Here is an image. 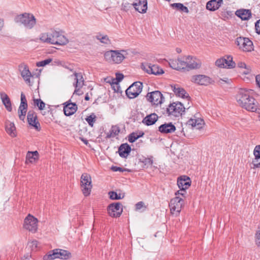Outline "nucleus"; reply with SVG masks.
Masks as SVG:
<instances>
[{"instance_id":"obj_1","label":"nucleus","mask_w":260,"mask_h":260,"mask_svg":"<svg viewBox=\"0 0 260 260\" xmlns=\"http://www.w3.org/2000/svg\"><path fill=\"white\" fill-rule=\"evenodd\" d=\"M253 92L251 89H240L236 96L238 105L248 111L256 112L258 109V103L253 97Z\"/></svg>"},{"instance_id":"obj_2","label":"nucleus","mask_w":260,"mask_h":260,"mask_svg":"<svg viewBox=\"0 0 260 260\" xmlns=\"http://www.w3.org/2000/svg\"><path fill=\"white\" fill-rule=\"evenodd\" d=\"M126 54L124 50H111L105 51L104 57L105 60L111 64H119L124 59Z\"/></svg>"},{"instance_id":"obj_3","label":"nucleus","mask_w":260,"mask_h":260,"mask_svg":"<svg viewBox=\"0 0 260 260\" xmlns=\"http://www.w3.org/2000/svg\"><path fill=\"white\" fill-rule=\"evenodd\" d=\"M15 21L23 24L25 27L31 29L36 23L35 16L31 14L24 13L17 15L15 18Z\"/></svg>"},{"instance_id":"obj_4","label":"nucleus","mask_w":260,"mask_h":260,"mask_svg":"<svg viewBox=\"0 0 260 260\" xmlns=\"http://www.w3.org/2000/svg\"><path fill=\"white\" fill-rule=\"evenodd\" d=\"M185 107L180 102L170 104L166 110V113L169 116L179 117L185 112Z\"/></svg>"},{"instance_id":"obj_5","label":"nucleus","mask_w":260,"mask_h":260,"mask_svg":"<svg viewBox=\"0 0 260 260\" xmlns=\"http://www.w3.org/2000/svg\"><path fill=\"white\" fill-rule=\"evenodd\" d=\"M183 203V200L179 197H176L172 199L169 203L171 213L175 216H178Z\"/></svg>"},{"instance_id":"obj_6","label":"nucleus","mask_w":260,"mask_h":260,"mask_svg":"<svg viewBox=\"0 0 260 260\" xmlns=\"http://www.w3.org/2000/svg\"><path fill=\"white\" fill-rule=\"evenodd\" d=\"M236 44L239 49L245 52H250L253 50V45L252 42L248 38L238 37L236 39Z\"/></svg>"},{"instance_id":"obj_7","label":"nucleus","mask_w":260,"mask_h":260,"mask_svg":"<svg viewBox=\"0 0 260 260\" xmlns=\"http://www.w3.org/2000/svg\"><path fill=\"white\" fill-rule=\"evenodd\" d=\"M38 222L37 218L30 214H28L24 219V228L35 233L38 230Z\"/></svg>"},{"instance_id":"obj_8","label":"nucleus","mask_w":260,"mask_h":260,"mask_svg":"<svg viewBox=\"0 0 260 260\" xmlns=\"http://www.w3.org/2000/svg\"><path fill=\"white\" fill-rule=\"evenodd\" d=\"M142 87V83L135 82L126 90V94L129 99L135 98L141 92Z\"/></svg>"},{"instance_id":"obj_9","label":"nucleus","mask_w":260,"mask_h":260,"mask_svg":"<svg viewBox=\"0 0 260 260\" xmlns=\"http://www.w3.org/2000/svg\"><path fill=\"white\" fill-rule=\"evenodd\" d=\"M92 187L91 176L87 174H82V193L84 196L90 195Z\"/></svg>"},{"instance_id":"obj_10","label":"nucleus","mask_w":260,"mask_h":260,"mask_svg":"<svg viewBox=\"0 0 260 260\" xmlns=\"http://www.w3.org/2000/svg\"><path fill=\"white\" fill-rule=\"evenodd\" d=\"M147 100L154 105H158L162 103L164 97L159 91H154L147 94Z\"/></svg>"},{"instance_id":"obj_11","label":"nucleus","mask_w":260,"mask_h":260,"mask_svg":"<svg viewBox=\"0 0 260 260\" xmlns=\"http://www.w3.org/2000/svg\"><path fill=\"white\" fill-rule=\"evenodd\" d=\"M109 215L112 217H119L122 214L123 209L120 203H114L110 204L107 208Z\"/></svg>"},{"instance_id":"obj_12","label":"nucleus","mask_w":260,"mask_h":260,"mask_svg":"<svg viewBox=\"0 0 260 260\" xmlns=\"http://www.w3.org/2000/svg\"><path fill=\"white\" fill-rule=\"evenodd\" d=\"M170 67L177 70H187V64L186 60V56L179 58L177 59L171 60L169 62Z\"/></svg>"},{"instance_id":"obj_13","label":"nucleus","mask_w":260,"mask_h":260,"mask_svg":"<svg viewBox=\"0 0 260 260\" xmlns=\"http://www.w3.org/2000/svg\"><path fill=\"white\" fill-rule=\"evenodd\" d=\"M57 34V31L51 30L49 32L41 34L40 39L43 43L55 45Z\"/></svg>"},{"instance_id":"obj_14","label":"nucleus","mask_w":260,"mask_h":260,"mask_svg":"<svg viewBox=\"0 0 260 260\" xmlns=\"http://www.w3.org/2000/svg\"><path fill=\"white\" fill-rule=\"evenodd\" d=\"M215 65L221 68H233L235 67V63L233 61L231 56L218 59L215 61Z\"/></svg>"},{"instance_id":"obj_15","label":"nucleus","mask_w":260,"mask_h":260,"mask_svg":"<svg viewBox=\"0 0 260 260\" xmlns=\"http://www.w3.org/2000/svg\"><path fill=\"white\" fill-rule=\"evenodd\" d=\"M191 81L202 85H208L213 82L212 80L209 77L203 75H197L191 77Z\"/></svg>"},{"instance_id":"obj_16","label":"nucleus","mask_w":260,"mask_h":260,"mask_svg":"<svg viewBox=\"0 0 260 260\" xmlns=\"http://www.w3.org/2000/svg\"><path fill=\"white\" fill-rule=\"evenodd\" d=\"M27 121L29 125L34 127L37 130H39L40 124L37 120V114L34 111H29L27 113Z\"/></svg>"},{"instance_id":"obj_17","label":"nucleus","mask_w":260,"mask_h":260,"mask_svg":"<svg viewBox=\"0 0 260 260\" xmlns=\"http://www.w3.org/2000/svg\"><path fill=\"white\" fill-rule=\"evenodd\" d=\"M186 60L187 64V71L199 69L201 66V61L196 57L189 55L187 56Z\"/></svg>"},{"instance_id":"obj_18","label":"nucleus","mask_w":260,"mask_h":260,"mask_svg":"<svg viewBox=\"0 0 260 260\" xmlns=\"http://www.w3.org/2000/svg\"><path fill=\"white\" fill-rule=\"evenodd\" d=\"M19 69L21 72V75L25 82L29 85H31L30 78L31 77V74L28 67L24 64H21L19 65Z\"/></svg>"},{"instance_id":"obj_19","label":"nucleus","mask_w":260,"mask_h":260,"mask_svg":"<svg viewBox=\"0 0 260 260\" xmlns=\"http://www.w3.org/2000/svg\"><path fill=\"white\" fill-rule=\"evenodd\" d=\"M135 10L141 13H145L147 10V0H138L133 4Z\"/></svg>"},{"instance_id":"obj_20","label":"nucleus","mask_w":260,"mask_h":260,"mask_svg":"<svg viewBox=\"0 0 260 260\" xmlns=\"http://www.w3.org/2000/svg\"><path fill=\"white\" fill-rule=\"evenodd\" d=\"M176 127L172 122L165 123L158 127V131L163 134H169L174 132Z\"/></svg>"},{"instance_id":"obj_21","label":"nucleus","mask_w":260,"mask_h":260,"mask_svg":"<svg viewBox=\"0 0 260 260\" xmlns=\"http://www.w3.org/2000/svg\"><path fill=\"white\" fill-rule=\"evenodd\" d=\"M190 180L189 177L186 178H182L180 177L177 181V185L181 189V192H185V190L187 189L190 186Z\"/></svg>"},{"instance_id":"obj_22","label":"nucleus","mask_w":260,"mask_h":260,"mask_svg":"<svg viewBox=\"0 0 260 260\" xmlns=\"http://www.w3.org/2000/svg\"><path fill=\"white\" fill-rule=\"evenodd\" d=\"M56 258L68 259L71 257V253L66 250L61 249H54Z\"/></svg>"},{"instance_id":"obj_23","label":"nucleus","mask_w":260,"mask_h":260,"mask_svg":"<svg viewBox=\"0 0 260 260\" xmlns=\"http://www.w3.org/2000/svg\"><path fill=\"white\" fill-rule=\"evenodd\" d=\"M146 71L148 74H152L155 75H161L164 73L163 70L157 65L151 64L147 66Z\"/></svg>"},{"instance_id":"obj_24","label":"nucleus","mask_w":260,"mask_h":260,"mask_svg":"<svg viewBox=\"0 0 260 260\" xmlns=\"http://www.w3.org/2000/svg\"><path fill=\"white\" fill-rule=\"evenodd\" d=\"M222 2V0H211L207 2L206 9L211 11H214L219 9Z\"/></svg>"},{"instance_id":"obj_25","label":"nucleus","mask_w":260,"mask_h":260,"mask_svg":"<svg viewBox=\"0 0 260 260\" xmlns=\"http://www.w3.org/2000/svg\"><path fill=\"white\" fill-rule=\"evenodd\" d=\"M77 109V106L75 103H68L63 107L64 113L67 116L73 115Z\"/></svg>"},{"instance_id":"obj_26","label":"nucleus","mask_w":260,"mask_h":260,"mask_svg":"<svg viewBox=\"0 0 260 260\" xmlns=\"http://www.w3.org/2000/svg\"><path fill=\"white\" fill-rule=\"evenodd\" d=\"M131 151V148L127 143L121 144L118 149V153L121 157L126 158Z\"/></svg>"},{"instance_id":"obj_27","label":"nucleus","mask_w":260,"mask_h":260,"mask_svg":"<svg viewBox=\"0 0 260 260\" xmlns=\"http://www.w3.org/2000/svg\"><path fill=\"white\" fill-rule=\"evenodd\" d=\"M158 119V116L155 113H151L146 116L142 120V122L146 125L154 124Z\"/></svg>"},{"instance_id":"obj_28","label":"nucleus","mask_w":260,"mask_h":260,"mask_svg":"<svg viewBox=\"0 0 260 260\" xmlns=\"http://www.w3.org/2000/svg\"><path fill=\"white\" fill-rule=\"evenodd\" d=\"M0 95L2 102L3 104L5 105L6 109L8 111L11 112L12 110V108L11 106L10 99L9 98L8 95L4 92H1Z\"/></svg>"},{"instance_id":"obj_29","label":"nucleus","mask_w":260,"mask_h":260,"mask_svg":"<svg viewBox=\"0 0 260 260\" xmlns=\"http://www.w3.org/2000/svg\"><path fill=\"white\" fill-rule=\"evenodd\" d=\"M172 88H173V91L177 96L183 99H187L189 98L188 94L183 88L176 86H172Z\"/></svg>"},{"instance_id":"obj_30","label":"nucleus","mask_w":260,"mask_h":260,"mask_svg":"<svg viewBox=\"0 0 260 260\" xmlns=\"http://www.w3.org/2000/svg\"><path fill=\"white\" fill-rule=\"evenodd\" d=\"M237 16L242 20H248L251 15V11L249 10L242 9L237 10L236 12Z\"/></svg>"},{"instance_id":"obj_31","label":"nucleus","mask_w":260,"mask_h":260,"mask_svg":"<svg viewBox=\"0 0 260 260\" xmlns=\"http://www.w3.org/2000/svg\"><path fill=\"white\" fill-rule=\"evenodd\" d=\"M189 125H191L192 127H196L197 129H200L202 127V125L204 124V120L201 118L198 119H190L188 120L187 123Z\"/></svg>"},{"instance_id":"obj_32","label":"nucleus","mask_w":260,"mask_h":260,"mask_svg":"<svg viewBox=\"0 0 260 260\" xmlns=\"http://www.w3.org/2000/svg\"><path fill=\"white\" fill-rule=\"evenodd\" d=\"M57 37L56 38V40H55V45L61 46L65 45L69 42V40L67 37L62 35L59 31H57Z\"/></svg>"},{"instance_id":"obj_33","label":"nucleus","mask_w":260,"mask_h":260,"mask_svg":"<svg viewBox=\"0 0 260 260\" xmlns=\"http://www.w3.org/2000/svg\"><path fill=\"white\" fill-rule=\"evenodd\" d=\"M6 131L7 133L12 137L16 136L15 133L16 127L14 123L8 122L6 124Z\"/></svg>"},{"instance_id":"obj_34","label":"nucleus","mask_w":260,"mask_h":260,"mask_svg":"<svg viewBox=\"0 0 260 260\" xmlns=\"http://www.w3.org/2000/svg\"><path fill=\"white\" fill-rule=\"evenodd\" d=\"M120 128L117 125H113L109 132L107 133L106 138L109 139L117 136L120 132Z\"/></svg>"},{"instance_id":"obj_35","label":"nucleus","mask_w":260,"mask_h":260,"mask_svg":"<svg viewBox=\"0 0 260 260\" xmlns=\"http://www.w3.org/2000/svg\"><path fill=\"white\" fill-rule=\"evenodd\" d=\"M95 38L102 44L105 45H109L111 44V41L107 35H103L99 33L95 36Z\"/></svg>"},{"instance_id":"obj_36","label":"nucleus","mask_w":260,"mask_h":260,"mask_svg":"<svg viewBox=\"0 0 260 260\" xmlns=\"http://www.w3.org/2000/svg\"><path fill=\"white\" fill-rule=\"evenodd\" d=\"M171 6L172 7L175 8L181 12H185L186 13H188L189 12L187 7L184 6L181 3H174L171 4Z\"/></svg>"},{"instance_id":"obj_37","label":"nucleus","mask_w":260,"mask_h":260,"mask_svg":"<svg viewBox=\"0 0 260 260\" xmlns=\"http://www.w3.org/2000/svg\"><path fill=\"white\" fill-rule=\"evenodd\" d=\"M39 153L37 151H28L26 155V158L29 160L30 162H32L38 159Z\"/></svg>"},{"instance_id":"obj_38","label":"nucleus","mask_w":260,"mask_h":260,"mask_svg":"<svg viewBox=\"0 0 260 260\" xmlns=\"http://www.w3.org/2000/svg\"><path fill=\"white\" fill-rule=\"evenodd\" d=\"M251 168L253 169L260 168V158L254 157L250 164Z\"/></svg>"},{"instance_id":"obj_39","label":"nucleus","mask_w":260,"mask_h":260,"mask_svg":"<svg viewBox=\"0 0 260 260\" xmlns=\"http://www.w3.org/2000/svg\"><path fill=\"white\" fill-rule=\"evenodd\" d=\"M109 195L110 199L111 200H120L123 199L124 197V194L119 193L118 194L117 192L114 191L109 192Z\"/></svg>"},{"instance_id":"obj_40","label":"nucleus","mask_w":260,"mask_h":260,"mask_svg":"<svg viewBox=\"0 0 260 260\" xmlns=\"http://www.w3.org/2000/svg\"><path fill=\"white\" fill-rule=\"evenodd\" d=\"M34 104L35 106H37L39 110H42L45 108V103L42 101L40 99L33 100Z\"/></svg>"},{"instance_id":"obj_41","label":"nucleus","mask_w":260,"mask_h":260,"mask_svg":"<svg viewBox=\"0 0 260 260\" xmlns=\"http://www.w3.org/2000/svg\"><path fill=\"white\" fill-rule=\"evenodd\" d=\"M43 260H53L56 259L54 249L48 252L43 256Z\"/></svg>"},{"instance_id":"obj_42","label":"nucleus","mask_w":260,"mask_h":260,"mask_svg":"<svg viewBox=\"0 0 260 260\" xmlns=\"http://www.w3.org/2000/svg\"><path fill=\"white\" fill-rule=\"evenodd\" d=\"M95 118H96V116L95 115H94L93 114H92V115H90V116H87L86 118H85V120L86 121L88 122V124L92 127L93 124H94V123L95 122Z\"/></svg>"},{"instance_id":"obj_43","label":"nucleus","mask_w":260,"mask_h":260,"mask_svg":"<svg viewBox=\"0 0 260 260\" xmlns=\"http://www.w3.org/2000/svg\"><path fill=\"white\" fill-rule=\"evenodd\" d=\"M20 105L24 107L27 109L28 105L27 103L25 95L23 92H22L21 94V103Z\"/></svg>"},{"instance_id":"obj_44","label":"nucleus","mask_w":260,"mask_h":260,"mask_svg":"<svg viewBox=\"0 0 260 260\" xmlns=\"http://www.w3.org/2000/svg\"><path fill=\"white\" fill-rule=\"evenodd\" d=\"M51 61H52V59L51 58H48V59L42 60L41 61L37 62V67H44V66L49 64Z\"/></svg>"},{"instance_id":"obj_45","label":"nucleus","mask_w":260,"mask_h":260,"mask_svg":"<svg viewBox=\"0 0 260 260\" xmlns=\"http://www.w3.org/2000/svg\"><path fill=\"white\" fill-rule=\"evenodd\" d=\"M255 243L258 247H260V227L255 234Z\"/></svg>"},{"instance_id":"obj_46","label":"nucleus","mask_w":260,"mask_h":260,"mask_svg":"<svg viewBox=\"0 0 260 260\" xmlns=\"http://www.w3.org/2000/svg\"><path fill=\"white\" fill-rule=\"evenodd\" d=\"M139 137L140 136L138 135L137 134L132 133L129 135L128 137V141L129 142L133 143L137 140Z\"/></svg>"},{"instance_id":"obj_47","label":"nucleus","mask_w":260,"mask_h":260,"mask_svg":"<svg viewBox=\"0 0 260 260\" xmlns=\"http://www.w3.org/2000/svg\"><path fill=\"white\" fill-rule=\"evenodd\" d=\"M253 153L254 157H258L260 158V144L256 145L254 147Z\"/></svg>"},{"instance_id":"obj_48","label":"nucleus","mask_w":260,"mask_h":260,"mask_svg":"<svg viewBox=\"0 0 260 260\" xmlns=\"http://www.w3.org/2000/svg\"><path fill=\"white\" fill-rule=\"evenodd\" d=\"M26 111H23L20 109L18 110V114L19 116V118L21 120L24 121L25 118Z\"/></svg>"},{"instance_id":"obj_49","label":"nucleus","mask_w":260,"mask_h":260,"mask_svg":"<svg viewBox=\"0 0 260 260\" xmlns=\"http://www.w3.org/2000/svg\"><path fill=\"white\" fill-rule=\"evenodd\" d=\"M131 7V5L129 3L127 2L123 3L121 5V10L127 11L130 9Z\"/></svg>"},{"instance_id":"obj_50","label":"nucleus","mask_w":260,"mask_h":260,"mask_svg":"<svg viewBox=\"0 0 260 260\" xmlns=\"http://www.w3.org/2000/svg\"><path fill=\"white\" fill-rule=\"evenodd\" d=\"M143 162L145 165H149L150 166L152 165V164H153L152 157L144 158Z\"/></svg>"},{"instance_id":"obj_51","label":"nucleus","mask_w":260,"mask_h":260,"mask_svg":"<svg viewBox=\"0 0 260 260\" xmlns=\"http://www.w3.org/2000/svg\"><path fill=\"white\" fill-rule=\"evenodd\" d=\"M255 28L256 32L260 34V19L257 20L255 23Z\"/></svg>"},{"instance_id":"obj_52","label":"nucleus","mask_w":260,"mask_h":260,"mask_svg":"<svg viewBox=\"0 0 260 260\" xmlns=\"http://www.w3.org/2000/svg\"><path fill=\"white\" fill-rule=\"evenodd\" d=\"M111 170L114 172H117V171L123 172L125 170V169H123L120 167H116V166H112L111 167Z\"/></svg>"},{"instance_id":"obj_53","label":"nucleus","mask_w":260,"mask_h":260,"mask_svg":"<svg viewBox=\"0 0 260 260\" xmlns=\"http://www.w3.org/2000/svg\"><path fill=\"white\" fill-rule=\"evenodd\" d=\"M124 76L120 73H117L116 74V79L118 82H120L123 78Z\"/></svg>"},{"instance_id":"obj_54","label":"nucleus","mask_w":260,"mask_h":260,"mask_svg":"<svg viewBox=\"0 0 260 260\" xmlns=\"http://www.w3.org/2000/svg\"><path fill=\"white\" fill-rule=\"evenodd\" d=\"M144 206L143 202H139L136 204V209L137 210H140Z\"/></svg>"},{"instance_id":"obj_55","label":"nucleus","mask_w":260,"mask_h":260,"mask_svg":"<svg viewBox=\"0 0 260 260\" xmlns=\"http://www.w3.org/2000/svg\"><path fill=\"white\" fill-rule=\"evenodd\" d=\"M255 80L257 85H258V87L260 88V75H258L255 77Z\"/></svg>"},{"instance_id":"obj_56","label":"nucleus","mask_w":260,"mask_h":260,"mask_svg":"<svg viewBox=\"0 0 260 260\" xmlns=\"http://www.w3.org/2000/svg\"><path fill=\"white\" fill-rule=\"evenodd\" d=\"M92 95V93L90 91V92H87L86 93L85 96V100L86 101H89L90 98V96Z\"/></svg>"},{"instance_id":"obj_57","label":"nucleus","mask_w":260,"mask_h":260,"mask_svg":"<svg viewBox=\"0 0 260 260\" xmlns=\"http://www.w3.org/2000/svg\"><path fill=\"white\" fill-rule=\"evenodd\" d=\"M31 244V246L34 248L35 247V248L37 247V245H38V241H36V240H34L32 241H31V242L30 243Z\"/></svg>"},{"instance_id":"obj_58","label":"nucleus","mask_w":260,"mask_h":260,"mask_svg":"<svg viewBox=\"0 0 260 260\" xmlns=\"http://www.w3.org/2000/svg\"><path fill=\"white\" fill-rule=\"evenodd\" d=\"M238 67L240 68H246V64L244 62H240L238 63Z\"/></svg>"},{"instance_id":"obj_59","label":"nucleus","mask_w":260,"mask_h":260,"mask_svg":"<svg viewBox=\"0 0 260 260\" xmlns=\"http://www.w3.org/2000/svg\"><path fill=\"white\" fill-rule=\"evenodd\" d=\"M186 193V191H185V192H181V189H180V190H179L177 192H176L175 194L176 195L180 194V195H181L182 196H184L185 194Z\"/></svg>"},{"instance_id":"obj_60","label":"nucleus","mask_w":260,"mask_h":260,"mask_svg":"<svg viewBox=\"0 0 260 260\" xmlns=\"http://www.w3.org/2000/svg\"><path fill=\"white\" fill-rule=\"evenodd\" d=\"M228 80V78H225V79H220L218 81V83L220 84H222V82H224L225 83H227Z\"/></svg>"},{"instance_id":"obj_61","label":"nucleus","mask_w":260,"mask_h":260,"mask_svg":"<svg viewBox=\"0 0 260 260\" xmlns=\"http://www.w3.org/2000/svg\"><path fill=\"white\" fill-rule=\"evenodd\" d=\"M18 109H20V110H22L23 111H27V108L24 107H23V106H22L21 105L19 106Z\"/></svg>"},{"instance_id":"obj_62","label":"nucleus","mask_w":260,"mask_h":260,"mask_svg":"<svg viewBox=\"0 0 260 260\" xmlns=\"http://www.w3.org/2000/svg\"><path fill=\"white\" fill-rule=\"evenodd\" d=\"M3 26H4L3 21H0V30H1V29H2Z\"/></svg>"},{"instance_id":"obj_63","label":"nucleus","mask_w":260,"mask_h":260,"mask_svg":"<svg viewBox=\"0 0 260 260\" xmlns=\"http://www.w3.org/2000/svg\"><path fill=\"white\" fill-rule=\"evenodd\" d=\"M80 91L79 89H76L74 91V93L80 95V93H79Z\"/></svg>"},{"instance_id":"obj_64","label":"nucleus","mask_w":260,"mask_h":260,"mask_svg":"<svg viewBox=\"0 0 260 260\" xmlns=\"http://www.w3.org/2000/svg\"><path fill=\"white\" fill-rule=\"evenodd\" d=\"M82 142L86 145H87L88 144V141L86 140H84L83 139H82Z\"/></svg>"}]
</instances>
